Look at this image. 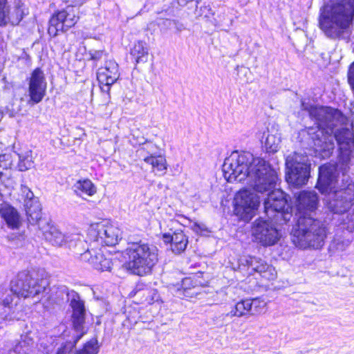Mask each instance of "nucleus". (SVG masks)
<instances>
[{
	"mask_svg": "<svg viewBox=\"0 0 354 354\" xmlns=\"http://www.w3.org/2000/svg\"><path fill=\"white\" fill-rule=\"evenodd\" d=\"M302 106L308 111L317 125L300 131L299 138L301 141L308 147H314L323 158H328L332 155L336 141L339 145V161L347 166L354 150V134L348 128L334 131L335 127L345 122L346 118L342 113L327 106H310L308 109L304 103Z\"/></svg>",
	"mask_w": 354,
	"mask_h": 354,
	"instance_id": "1",
	"label": "nucleus"
},
{
	"mask_svg": "<svg viewBox=\"0 0 354 354\" xmlns=\"http://www.w3.org/2000/svg\"><path fill=\"white\" fill-rule=\"evenodd\" d=\"M317 188L326 194L324 198L326 207L333 214H347L346 223L354 225V212H349L354 206V181L349 176L342 174L336 176V167L332 165H324L319 168Z\"/></svg>",
	"mask_w": 354,
	"mask_h": 354,
	"instance_id": "2",
	"label": "nucleus"
},
{
	"mask_svg": "<svg viewBox=\"0 0 354 354\" xmlns=\"http://www.w3.org/2000/svg\"><path fill=\"white\" fill-rule=\"evenodd\" d=\"M353 18L354 0H337L330 10L320 15L319 28L327 37L346 39Z\"/></svg>",
	"mask_w": 354,
	"mask_h": 354,
	"instance_id": "3",
	"label": "nucleus"
},
{
	"mask_svg": "<svg viewBox=\"0 0 354 354\" xmlns=\"http://www.w3.org/2000/svg\"><path fill=\"white\" fill-rule=\"evenodd\" d=\"M327 236L326 225L313 217H301L291 233L292 241L299 248L320 249Z\"/></svg>",
	"mask_w": 354,
	"mask_h": 354,
	"instance_id": "4",
	"label": "nucleus"
},
{
	"mask_svg": "<svg viewBox=\"0 0 354 354\" xmlns=\"http://www.w3.org/2000/svg\"><path fill=\"white\" fill-rule=\"evenodd\" d=\"M158 251L156 245L142 241L129 243L126 249L129 258L125 263L126 268L138 276L150 273L158 262Z\"/></svg>",
	"mask_w": 354,
	"mask_h": 354,
	"instance_id": "5",
	"label": "nucleus"
},
{
	"mask_svg": "<svg viewBox=\"0 0 354 354\" xmlns=\"http://www.w3.org/2000/svg\"><path fill=\"white\" fill-rule=\"evenodd\" d=\"M34 275V272L21 271L10 283L17 297L36 299L37 302L49 292V281L46 278L38 279Z\"/></svg>",
	"mask_w": 354,
	"mask_h": 354,
	"instance_id": "6",
	"label": "nucleus"
},
{
	"mask_svg": "<svg viewBox=\"0 0 354 354\" xmlns=\"http://www.w3.org/2000/svg\"><path fill=\"white\" fill-rule=\"evenodd\" d=\"M62 291L66 292L68 301L70 302V306L72 308L71 320L73 328L77 334L72 340L63 342L57 348L56 354H71L75 348L77 342L85 333L84 324L86 308L84 301L80 299V295L76 292L73 290L68 292L65 288H63Z\"/></svg>",
	"mask_w": 354,
	"mask_h": 354,
	"instance_id": "7",
	"label": "nucleus"
},
{
	"mask_svg": "<svg viewBox=\"0 0 354 354\" xmlns=\"http://www.w3.org/2000/svg\"><path fill=\"white\" fill-rule=\"evenodd\" d=\"M256 158L250 152L239 153L238 151H233L225 158L223 165L225 178L228 182H248Z\"/></svg>",
	"mask_w": 354,
	"mask_h": 354,
	"instance_id": "8",
	"label": "nucleus"
},
{
	"mask_svg": "<svg viewBox=\"0 0 354 354\" xmlns=\"http://www.w3.org/2000/svg\"><path fill=\"white\" fill-rule=\"evenodd\" d=\"M286 180L295 186L306 185L310 176L311 162L305 152L290 153L286 158Z\"/></svg>",
	"mask_w": 354,
	"mask_h": 354,
	"instance_id": "9",
	"label": "nucleus"
},
{
	"mask_svg": "<svg viewBox=\"0 0 354 354\" xmlns=\"http://www.w3.org/2000/svg\"><path fill=\"white\" fill-rule=\"evenodd\" d=\"M277 179L276 171L263 159L257 158L252 169L250 178L246 183L252 187L254 191L268 194L275 189Z\"/></svg>",
	"mask_w": 354,
	"mask_h": 354,
	"instance_id": "10",
	"label": "nucleus"
},
{
	"mask_svg": "<svg viewBox=\"0 0 354 354\" xmlns=\"http://www.w3.org/2000/svg\"><path fill=\"white\" fill-rule=\"evenodd\" d=\"M267 195L263 205L268 218L280 225L287 223L292 215L286 194L281 189H275Z\"/></svg>",
	"mask_w": 354,
	"mask_h": 354,
	"instance_id": "11",
	"label": "nucleus"
},
{
	"mask_svg": "<svg viewBox=\"0 0 354 354\" xmlns=\"http://www.w3.org/2000/svg\"><path fill=\"white\" fill-rule=\"evenodd\" d=\"M274 221L259 218L252 226V232L256 241L264 247L272 246L277 243L281 233L277 229Z\"/></svg>",
	"mask_w": 354,
	"mask_h": 354,
	"instance_id": "12",
	"label": "nucleus"
},
{
	"mask_svg": "<svg viewBox=\"0 0 354 354\" xmlns=\"http://www.w3.org/2000/svg\"><path fill=\"white\" fill-rule=\"evenodd\" d=\"M259 204L260 200L256 194L246 189H241L234 198V214L241 219L249 221Z\"/></svg>",
	"mask_w": 354,
	"mask_h": 354,
	"instance_id": "13",
	"label": "nucleus"
},
{
	"mask_svg": "<svg viewBox=\"0 0 354 354\" xmlns=\"http://www.w3.org/2000/svg\"><path fill=\"white\" fill-rule=\"evenodd\" d=\"M39 229L43 232L45 239L53 245L62 246L66 244L70 249L73 248L77 251L79 246L84 245V241L79 234H71L65 236L57 227L48 221L45 222Z\"/></svg>",
	"mask_w": 354,
	"mask_h": 354,
	"instance_id": "14",
	"label": "nucleus"
},
{
	"mask_svg": "<svg viewBox=\"0 0 354 354\" xmlns=\"http://www.w3.org/2000/svg\"><path fill=\"white\" fill-rule=\"evenodd\" d=\"M78 20L76 11L73 7L59 10L55 12L49 20L48 33L51 37H55L59 32H66L74 26Z\"/></svg>",
	"mask_w": 354,
	"mask_h": 354,
	"instance_id": "15",
	"label": "nucleus"
},
{
	"mask_svg": "<svg viewBox=\"0 0 354 354\" xmlns=\"http://www.w3.org/2000/svg\"><path fill=\"white\" fill-rule=\"evenodd\" d=\"M25 10L24 3L19 0H15L13 6L8 4V0H0V27L18 25L27 15Z\"/></svg>",
	"mask_w": 354,
	"mask_h": 354,
	"instance_id": "16",
	"label": "nucleus"
},
{
	"mask_svg": "<svg viewBox=\"0 0 354 354\" xmlns=\"http://www.w3.org/2000/svg\"><path fill=\"white\" fill-rule=\"evenodd\" d=\"M86 245L84 241V246H79L77 251H74L75 255L80 256L81 261L89 263L97 270L106 271L111 269V261L104 257L101 248H87L84 251Z\"/></svg>",
	"mask_w": 354,
	"mask_h": 354,
	"instance_id": "17",
	"label": "nucleus"
},
{
	"mask_svg": "<svg viewBox=\"0 0 354 354\" xmlns=\"http://www.w3.org/2000/svg\"><path fill=\"white\" fill-rule=\"evenodd\" d=\"M295 206L297 209L296 216L313 217L319 205V196L314 190H303L295 194Z\"/></svg>",
	"mask_w": 354,
	"mask_h": 354,
	"instance_id": "18",
	"label": "nucleus"
},
{
	"mask_svg": "<svg viewBox=\"0 0 354 354\" xmlns=\"http://www.w3.org/2000/svg\"><path fill=\"white\" fill-rule=\"evenodd\" d=\"M119 77V66L113 60L106 61L104 66L97 69V79L103 93L109 94L111 86Z\"/></svg>",
	"mask_w": 354,
	"mask_h": 354,
	"instance_id": "19",
	"label": "nucleus"
},
{
	"mask_svg": "<svg viewBox=\"0 0 354 354\" xmlns=\"http://www.w3.org/2000/svg\"><path fill=\"white\" fill-rule=\"evenodd\" d=\"M47 82L43 71L35 68L30 74L28 82V93L30 102L32 104L39 103L46 95Z\"/></svg>",
	"mask_w": 354,
	"mask_h": 354,
	"instance_id": "20",
	"label": "nucleus"
},
{
	"mask_svg": "<svg viewBox=\"0 0 354 354\" xmlns=\"http://www.w3.org/2000/svg\"><path fill=\"white\" fill-rule=\"evenodd\" d=\"M94 238L93 244L97 243L107 246L115 245L121 239L120 230L111 224L97 225L95 234H91Z\"/></svg>",
	"mask_w": 354,
	"mask_h": 354,
	"instance_id": "21",
	"label": "nucleus"
},
{
	"mask_svg": "<svg viewBox=\"0 0 354 354\" xmlns=\"http://www.w3.org/2000/svg\"><path fill=\"white\" fill-rule=\"evenodd\" d=\"M239 317L253 316L260 314L266 307V302L260 298L245 299L237 302L235 305Z\"/></svg>",
	"mask_w": 354,
	"mask_h": 354,
	"instance_id": "22",
	"label": "nucleus"
},
{
	"mask_svg": "<svg viewBox=\"0 0 354 354\" xmlns=\"http://www.w3.org/2000/svg\"><path fill=\"white\" fill-rule=\"evenodd\" d=\"M24 208L27 219L31 225L37 224L40 228L47 221L41 219V207L38 199H33L25 203Z\"/></svg>",
	"mask_w": 354,
	"mask_h": 354,
	"instance_id": "23",
	"label": "nucleus"
},
{
	"mask_svg": "<svg viewBox=\"0 0 354 354\" xmlns=\"http://www.w3.org/2000/svg\"><path fill=\"white\" fill-rule=\"evenodd\" d=\"M17 297L11 283L10 288H0V316L6 317L9 313L16 305L14 301Z\"/></svg>",
	"mask_w": 354,
	"mask_h": 354,
	"instance_id": "24",
	"label": "nucleus"
},
{
	"mask_svg": "<svg viewBox=\"0 0 354 354\" xmlns=\"http://www.w3.org/2000/svg\"><path fill=\"white\" fill-rule=\"evenodd\" d=\"M344 226L337 229L333 241L329 245V250L331 252H342L345 250L350 245L351 241L348 237L350 235L351 230L344 229Z\"/></svg>",
	"mask_w": 354,
	"mask_h": 354,
	"instance_id": "25",
	"label": "nucleus"
},
{
	"mask_svg": "<svg viewBox=\"0 0 354 354\" xmlns=\"http://www.w3.org/2000/svg\"><path fill=\"white\" fill-rule=\"evenodd\" d=\"M0 216L10 229H19L21 224L19 212L9 205H3L0 208Z\"/></svg>",
	"mask_w": 354,
	"mask_h": 354,
	"instance_id": "26",
	"label": "nucleus"
},
{
	"mask_svg": "<svg viewBox=\"0 0 354 354\" xmlns=\"http://www.w3.org/2000/svg\"><path fill=\"white\" fill-rule=\"evenodd\" d=\"M189 277L183 279L180 285H178L176 290V295L178 297H196L199 293V286Z\"/></svg>",
	"mask_w": 354,
	"mask_h": 354,
	"instance_id": "27",
	"label": "nucleus"
},
{
	"mask_svg": "<svg viewBox=\"0 0 354 354\" xmlns=\"http://www.w3.org/2000/svg\"><path fill=\"white\" fill-rule=\"evenodd\" d=\"M261 259L255 257H243L239 260V269L245 271L246 274H254L261 262Z\"/></svg>",
	"mask_w": 354,
	"mask_h": 354,
	"instance_id": "28",
	"label": "nucleus"
},
{
	"mask_svg": "<svg viewBox=\"0 0 354 354\" xmlns=\"http://www.w3.org/2000/svg\"><path fill=\"white\" fill-rule=\"evenodd\" d=\"M74 192L77 195L82 196L85 194L91 196L96 193V187L88 179L80 180L73 185Z\"/></svg>",
	"mask_w": 354,
	"mask_h": 354,
	"instance_id": "29",
	"label": "nucleus"
},
{
	"mask_svg": "<svg viewBox=\"0 0 354 354\" xmlns=\"http://www.w3.org/2000/svg\"><path fill=\"white\" fill-rule=\"evenodd\" d=\"M35 341L30 333L21 336V340L13 347V352L17 354H28L34 347Z\"/></svg>",
	"mask_w": 354,
	"mask_h": 354,
	"instance_id": "30",
	"label": "nucleus"
},
{
	"mask_svg": "<svg viewBox=\"0 0 354 354\" xmlns=\"http://www.w3.org/2000/svg\"><path fill=\"white\" fill-rule=\"evenodd\" d=\"M265 136V140L261 141L264 145V147L267 152L274 153L277 152L279 149V145L281 142V136L278 133H271L269 131L267 133H263Z\"/></svg>",
	"mask_w": 354,
	"mask_h": 354,
	"instance_id": "31",
	"label": "nucleus"
},
{
	"mask_svg": "<svg viewBox=\"0 0 354 354\" xmlns=\"http://www.w3.org/2000/svg\"><path fill=\"white\" fill-rule=\"evenodd\" d=\"M144 161L152 166L153 169H156L159 176H163L167 169V160L164 156H145Z\"/></svg>",
	"mask_w": 354,
	"mask_h": 354,
	"instance_id": "32",
	"label": "nucleus"
},
{
	"mask_svg": "<svg viewBox=\"0 0 354 354\" xmlns=\"http://www.w3.org/2000/svg\"><path fill=\"white\" fill-rule=\"evenodd\" d=\"M131 55L137 63L147 62L149 53L146 44L142 41H138L131 49Z\"/></svg>",
	"mask_w": 354,
	"mask_h": 354,
	"instance_id": "33",
	"label": "nucleus"
},
{
	"mask_svg": "<svg viewBox=\"0 0 354 354\" xmlns=\"http://www.w3.org/2000/svg\"><path fill=\"white\" fill-rule=\"evenodd\" d=\"M188 240L183 232H175L173 234L171 250L175 253L183 252L187 245Z\"/></svg>",
	"mask_w": 354,
	"mask_h": 354,
	"instance_id": "34",
	"label": "nucleus"
},
{
	"mask_svg": "<svg viewBox=\"0 0 354 354\" xmlns=\"http://www.w3.org/2000/svg\"><path fill=\"white\" fill-rule=\"evenodd\" d=\"M259 273L261 277L267 280H273L276 277V271L273 266L268 265L263 259L259 263L255 273Z\"/></svg>",
	"mask_w": 354,
	"mask_h": 354,
	"instance_id": "35",
	"label": "nucleus"
},
{
	"mask_svg": "<svg viewBox=\"0 0 354 354\" xmlns=\"http://www.w3.org/2000/svg\"><path fill=\"white\" fill-rule=\"evenodd\" d=\"M31 151H26L25 153L19 154L18 167L20 171H26L33 167Z\"/></svg>",
	"mask_w": 354,
	"mask_h": 354,
	"instance_id": "36",
	"label": "nucleus"
},
{
	"mask_svg": "<svg viewBox=\"0 0 354 354\" xmlns=\"http://www.w3.org/2000/svg\"><path fill=\"white\" fill-rule=\"evenodd\" d=\"M99 345L97 338H92L88 341L82 349L77 351L75 354H97Z\"/></svg>",
	"mask_w": 354,
	"mask_h": 354,
	"instance_id": "37",
	"label": "nucleus"
},
{
	"mask_svg": "<svg viewBox=\"0 0 354 354\" xmlns=\"http://www.w3.org/2000/svg\"><path fill=\"white\" fill-rule=\"evenodd\" d=\"M194 13L196 17L204 19H209L214 15L209 5H204L200 7L196 6Z\"/></svg>",
	"mask_w": 354,
	"mask_h": 354,
	"instance_id": "38",
	"label": "nucleus"
},
{
	"mask_svg": "<svg viewBox=\"0 0 354 354\" xmlns=\"http://www.w3.org/2000/svg\"><path fill=\"white\" fill-rule=\"evenodd\" d=\"M156 23L162 31H166L168 29H170L172 26L176 24L175 21L174 20L162 18L157 19Z\"/></svg>",
	"mask_w": 354,
	"mask_h": 354,
	"instance_id": "39",
	"label": "nucleus"
},
{
	"mask_svg": "<svg viewBox=\"0 0 354 354\" xmlns=\"http://www.w3.org/2000/svg\"><path fill=\"white\" fill-rule=\"evenodd\" d=\"M156 149V145L151 142H149V143H147L142 147H141L138 150V152L140 153V155H143L144 152L146 151L147 153L149 154V156H157L156 153L155 151Z\"/></svg>",
	"mask_w": 354,
	"mask_h": 354,
	"instance_id": "40",
	"label": "nucleus"
},
{
	"mask_svg": "<svg viewBox=\"0 0 354 354\" xmlns=\"http://www.w3.org/2000/svg\"><path fill=\"white\" fill-rule=\"evenodd\" d=\"M21 196L24 198V203L29 201H33V199H37L35 197L32 192L26 185H21Z\"/></svg>",
	"mask_w": 354,
	"mask_h": 354,
	"instance_id": "41",
	"label": "nucleus"
},
{
	"mask_svg": "<svg viewBox=\"0 0 354 354\" xmlns=\"http://www.w3.org/2000/svg\"><path fill=\"white\" fill-rule=\"evenodd\" d=\"M233 317H239V313L236 312V308L234 306V308L232 309L230 312L226 313H222L219 318L224 322L228 321L229 318L231 319Z\"/></svg>",
	"mask_w": 354,
	"mask_h": 354,
	"instance_id": "42",
	"label": "nucleus"
},
{
	"mask_svg": "<svg viewBox=\"0 0 354 354\" xmlns=\"http://www.w3.org/2000/svg\"><path fill=\"white\" fill-rule=\"evenodd\" d=\"M348 82L354 91V62L350 65L348 71Z\"/></svg>",
	"mask_w": 354,
	"mask_h": 354,
	"instance_id": "43",
	"label": "nucleus"
},
{
	"mask_svg": "<svg viewBox=\"0 0 354 354\" xmlns=\"http://www.w3.org/2000/svg\"><path fill=\"white\" fill-rule=\"evenodd\" d=\"M91 59L93 61H99L102 59L105 53L103 50H91L89 52Z\"/></svg>",
	"mask_w": 354,
	"mask_h": 354,
	"instance_id": "44",
	"label": "nucleus"
},
{
	"mask_svg": "<svg viewBox=\"0 0 354 354\" xmlns=\"http://www.w3.org/2000/svg\"><path fill=\"white\" fill-rule=\"evenodd\" d=\"M192 229L196 233L207 231L206 226L203 223H198L195 222L192 227Z\"/></svg>",
	"mask_w": 354,
	"mask_h": 354,
	"instance_id": "45",
	"label": "nucleus"
},
{
	"mask_svg": "<svg viewBox=\"0 0 354 354\" xmlns=\"http://www.w3.org/2000/svg\"><path fill=\"white\" fill-rule=\"evenodd\" d=\"M86 0H65L66 3H68V7H73L74 8L76 6L82 5Z\"/></svg>",
	"mask_w": 354,
	"mask_h": 354,
	"instance_id": "46",
	"label": "nucleus"
},
{
	"mask_svg": "<svg viewBox=\"0 0 354 354\" xmlns=\"http://www.w3.org/2000/svg\"><path fill=\"white\" fill-rule=\"evenodd\" d=\"M162 240L164 241L165 243H170L171 245L173 241V234L171 235L169 233H165L162 235Z\"/></svg>",
	"mask_w": 354,
	"mask_h": 354,
	"instance_id": "47",
	"label": "nucleus"
},
{
	"mask_svg": "<svg viewBox=\"0 0 354 354\" xmlns=\"http://www.w3.org/2000/svg\"><path fill=\"white\" fill-rule=\"evenodd\" d=\"M18 239V240H19V242L21 243L24 239V235L22 234H20L19 236H16V235H10V236H8L7 239L8 240L9 242H12L15 240V238Z\"/></svg>",
	"mask_w": 354,
	"mask_h": 354,
	"instance_id": "48",
	"label": "nucleus"
}]
</instances>
